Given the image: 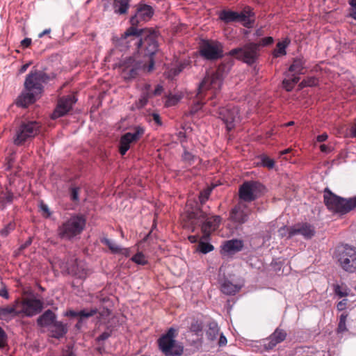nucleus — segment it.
Masks as SVG:
<instances>
[{
  "mask_svg": "<svg viewBox=\"0 0 356 356\" xmlns=\"http://www.w3.org/2000/svg\"><path fill=\"white\" fill-rule=\"evenodd\" d=\"M158 38L159 33L154 29H138L131 25L115 40V46L120 51L133 48L143 56V60L129 57L121 62L120 67L124 79H131L141 72L149 73L154 70L153 56L159 50Z\"/></svg>",
  "mask_w": 356,
  "mask_h": 356,
  "instance_id": "1",
  "label": "nucleus"
},
{
  "mask_svg": "<svg viewBox=\"0 0 356 356\" xmlns=\"http://www.w3.org/2000/svg\"><path fill=\"white\" fill-rule=\"evenodd\" d=\"M56 76L54 72L47 73L44 70L32 69L26 76L24 83L25 92H22L16 100V105L26 108L40 97L44 92L43 84L48 83Z\"/></svg>",
  "mask_w": 356,
  "mask_h": 356,
  "instance_id": "2",
  "label": "nucleus"
},
{
  "mask_svg": "<svg viewBox=\"0 0 356 356\" xmlns=\"http://www.w3.org/2000/svg\"><path fill=\"white\" fill-rule=\"evenodd\" d=\"M41 127V123L36 120H20L14 129L13 144L21 147L31 143L40 133Z\"/></svg>",
  "mask_w": 356,
  "mask_h": 356,
  "instance_id": "3",
  "label": "nucleus"
},
{
  "mask_svg": "<svg viewBox=\"0 0 356 356\" xmlns=\"http://www.w3.org/2000/svg\"><path fill=\"white\" fill-rule=\"evenodd\" d=\"M187 218L192 225L201 223V231L204 240H207L211 234L218 228L221 221L219 216H209L201 209L188 212Z\"/></svg>",
  "mask_w": 356,
  "mask_h": 356,
  "instance_id": "4",
  "label": "nucleus"
},
{
  "mask_svg": "<svg viewBox=\"0 0 356 356\" xmlns=\"http://www.w3.org/2000/svg\"><path fill=\"white\" fill-rule=\"evenodd\" d=\"M324 202L327 209L335 213L346 214L356 208V196L343 198L334 194L328 188L324 190Z\"/></svg>",
  "mask_w": 356,
  "mask_h": 356,
  "instance_id": "5",
  "label": "nucleus"
},
{
  "mask_svg": "<svg viewBox=\"0 0 356 356\" xmlns=\"http://www.w3.org/2000/svg\"><path fill=\"white\" fill-rule=\"evenodd\" d=\"M232 66L231 62L220 63L216 71L207 74L200 84V89L211 88L215 92L220 90L225 75H226Z\"/></svg>",
  "mask_w": 356,
  "mask_h": 356,
  "instance_id": "6",
  "label": "nucleus"
},
{
  "mask_svg": "<svg viewBox=\"0 0 356 356\" xmlns=\"http://www.w3.org/2000/svg\"><path fill=\"white\" fill-rule=\"evenodd\" d=\"M335 257L343 270L350 273L356 271V248L348 245L338 246Z\"/></svg>",
  "mask_w": 356,
  "mask_h": 356,
  "instance_id": "7",
  "label": "nucleus"
},
{
  "mask_svg": "<svg viewBox=\"0 0 356 356\" xmlns=\"http://www.w3.org/2000/svg\"><path fill=\"white\" fill-rule=\"evenodd\" d=\"M177 335V330L170 327L158 339L159 349L165 356H180L183 353V347L176 344Z\"/></svg>",
  "mask_w": 356,
  "mask_h": 356,
  "instance_id": "8",
  "label": "nucleus"
},
{
  "mask_svg": "<svg viewBox=\"0 0 356 356\" xmlns=\"http://www.w3.org/2000/svg\"><path fill=\"white\" fill-rule=\"evenodd\" d=\"M85 225L86 220L82 216H72L59 226L58 236L61 238L71 239L81 234Z\"/></svg>",
  "mask_w": 356,
  "mask_h": 356,
  "instance_id": "9",
  "label": "nucleus"
},
{
  "mask_svg": "<svg viewBox=\"0 0 356 356\" xmlns=\"http://www.w3.org/2000/svg\"><path fill=\"white\" fill-rule=\"evenodd\" d=\"M259 44L256 42H249L242 47L232 49L227 54L251 65L257 60L259 57Z\"/></svg>",
  "mask_w": 356,
  "mask_h": 356,
  "instance_id": "10",
  "label": "nucleus"
},
{
  "mask_svg": "<svg viewBox=\"0 0 356 356\" xmlns=\"http://www.w3.org/2000/svg\"><path fill=\"white\" fill-rule=\"evenodd\" d=\"M264 186L259 181H245L238 189L240 201L245 203L254 201L264 193Z\"/></svg>",
  "mask_w": 356,
  "mask_h": 356,
  "instance_id": "11",
  "label": "nucleus"
},
{
  "mask_svg": "<svg viewBox=\"0 0 356 356\" xmlns=\"http://www.w3.org/2000/svg\"><path fill=\"white\" fill-rule=\"evenodd\" d=\"M200 54L207 60H218L223 56V45L217 40H203L200 46Z\"/></svg>",
  "mask_w": 356,
  "mask_h": 356,
  "instance_id": "12",
  "label": "nucleus"
},
{
  "mask_svg": "<svg viewBox=\"0 0 356 356\" xmlns=\"http://www.w3.org/2000/svg\"><path fill=\"white\" fill-rule=\"evenodd\" d=\"M145 130L141 127H136L132 131L127 132L122 136L120 140L119 151L122 155H124L130 148V145L138 141L144 135Z\"/></svg>",
  "mask_w": 356,
  "mask_h": 356,
  "instance_id": "13",
  "label": "nucleus"
},
{
  "mask_svg": "<svg viewBox=\"0 0 356 356\" xmlns=\"http://www.w3.org/2000/svg\"><path fill=\"white\" fill-rule=\"evenodd\" d=\"M251 213L252 209L249 207L248 203L239 201L231 210L229 219L234 223L242 225L248 220Z\"/></svg>",
  "mask_w": 356,
  "mask_h": 356,
  "instance_id": "14",
  "label": "nucleus"
},
{
  "mask_svg": "<svg viewBox=\"0 0 356 356\" xmlns=\"http://www.w3.org/2000/svg\"><path fill=\"white\" fill-rule=\"evenodd\" d=\"M76 100L74 95H68L60 97L58 101L56 108L51 115V118L56 120L67 114Z\"/></svg>",
  "mask_w": 356,
  "mask_h": 356,
  "instance_id": "15",
  "label": "nucleus"
},
{
  "mask_svg": "<svg viewBox=\"0 0 356 356\" xmlns=\"http://www.w3.org/2000/svg\"><path fill=\"white\" fill-rule=\"evenodd\" d=\"M44 308L43 302L37 298H26L22 301L20 315L32 317L40 314Z\"/></svg>",
  "mask_w": 356,
  "mask_h": 356,
  "instance_id": "16",
  "label": "nucleus"
},
{
  "mask_svg": "<svg viewBox=\"0 0 356 356\" xmlns=\"http://www.w3.org/2000/svg\"><path fill=\"white\" fill-rule=\"evenodd\" d=\"M218 114V117L226 124L228 130L234 128V122L239 118L238 108L231 106L220 108Z\"/></svg>",
  "mask_w": 356,
  "mask_h": 356,
  "instance_id": "17",
  "label": "nucleus"
},
{
  "mask_svg": "<svg viewBox=\"0 0 356 356\" xmlns=\"http://www.w3.org/2000/svg\"><path fill=\"white\" fill-rule=\"evenodd\" d=\"M154 14L152 6L147 4H138L136 13L130 19L131 25L138 26L141 22H147L151 19Z\"/></svg>",
  "mask_w": 356,
  "mask_h": 356,
  "instance_id": "18",
  "label": "nucleus"
},
{
  "mask_svg": "<svg viewBox=\"0 0 356 356\" xmlns=\"http://www.w3.org/2000/svg\"><path fill=\"white\" fill-rule=\"evenodd\" d=\"M219 18L225 24L242 22L245 27L250 28V22L244 13L239 14V13L230 10H222L219 14Z\"/></svg>",
  "mask_w": 356,
  "mask_h": 356,
  "instance_id": "19",
  "label": "nucleus"
},
{
  "mask_svg": "<svg viewBox=\"0 0 356 356\" xmlns=\"http://www.w3.org/2000/svg\"><path fill=\"white\" fill-rule=\"evenodd\" d=\"M163 90V88L161 85H157L154 90H152V87L149 84H145L143 88L142 95L136 102L137 107H144L147 104L149 99L152 98L154 96L161 95Z\"/></svg>",
  "mask_w": 356,
  "mask_h": 356,
  "instance_id": "20",
  "label": "nucleus"
},
{
  "mask_svg": "<svg viewBox=\"0 0 356 356\" xmlns=\"http://www.w3.org/2000/svg\"><path fill=\"white\" fill-rule=\"evenodd\" d=\"M47 330L50 337L60 339L67 333L68 327L67 323L56 320L47 328Z\"/></svg>",
  "mask_w": 356,
  "mask_h": 356,
  "instance_id": "21",
  "label": "nucleus"
},
{
  "mask_svg": "<svg viewBox=\"0 0 356 356\" xmlns=\"http://www.w3.org/2000/svg\"><path fill=\"white\" fill-rule=\"evenodd\" d=\"M286 337V332L280 328H277L268 338L264 340V346L266 350L273 349L277 343L283 341Z\"/></svg>",
  "mask_w": 356,
  "mask_h": 356,
  "instance_id": "22",
  "label": "nucleus"
},
{
  "mask_svg": "<svg viewBox=\"0 0 356 356\" xmlns=\"http://www.w3.org/2000/svg\"><path fill=\"white\" fill-rule=\"evenodd\" d=\"M314 227L308 223L297 224L292 227L291 235H302L305 239H309L314 236Z\"/></svg>",
  "mask_w": 356,
  "mask_h": 356,
  "instance_id": "23",
  "label": "nucleus"
},
{
  "mask_svg": "<svg viewBox=\"0 0 356 356\" xmlns=\"http://www.w3.org/2000/svg\"><path fill=\"white\" fill-rule=\"evenodd\" d=\"M90 318L96 321V324L106 325L110 319L111 311L106 308H101L99 310L90 309Z\"/></svg>",
  "mask_w": 356,
  "mask_h": 356,
  "instance_id": "24",
  "label": "nucleus"
},
{
  "mask_svg": "<svg viewBox=\"0 0 356 356\" xmlns=\"http://www.w3.org/2000/svg\"><path fill=\"white\" fill-rule=\"evenodd\" d=\"M56 320L57 315L52 310L47 309L37 318L36 323L40 327L47 329Z\"/></svg>",
  "mask_w": 356,
  "mask_h": 356,
  "instance_id": "25",
  "label": "nucleus"
},
{
  "mask_svg": "<svg viewBox=\"0 0 356 356\" xmlns=\"http://www.w3.org/2000/svg\"><path fill=\"white\" fill-rule=\"evenodd\" d=\"M243 241L238 239H232L225 241L222 245V251L224 254H233L242 250Z\"/></svg>",
  "mask_w": 356,
  "mask_h": 356,
  "instance_id": "26",
  "label": "nucleus"
},
{
  "mask_svg": "<svg viewBox=\"0 0 356 356\" xmlns=\"http://www.w3.org/2000/svg\"><path fill=\"white\" fill-rule=\"evenodd\" d=\"M64 315L71 318H78V322L75 327L77 330H80L83 326L84 320L89 318V312H86L85 309L79 312L68 310Z\"/></svg>",
  "mask_w": 356,
  "mask_h": 356,
  "instance_id": "27",
  "label": "nucleus"
},
{
  "mask_svg": "<svg viewBox=\"0 0 356 356\" xmlns=\"http://www.w3.org/2000/svg\"><path fill=\"white\" fill-rule=\"evenodd\" d=\"M20 316L19 310L15 309L13 307L10 305L0 307V319L1 320L8 321Z\"/></svg>",
  "mask_w": 356,
  "mask_h": 356,
  "instance_id": "28",
  "label": "nucleus"
},
{
  "mask_svg": "<svg viewBox=\"0 0 356 356\" xmlns=\"http://www.w3.org/2000/svg\"><path fill=\"white\" fill-rule=\"evenodd\" d=\"M219 331L220 328L216 321L211 320L207 323L205 332L209 340H216L219 334Z\"/></svg>",
  "mask_w": 356,
  "mask_h": 356,
  "instance_id": "29",
  "label": "nucleus"
},
{
  "mask_svg": "<svg viewBox=\"0 0 356 356\" xmlns=\"http://www.w3.org/2000/svg\"><path fill=\"white\" fill-rule=\"evenodd\" d=\"M101 242L108 246L109 250L115 254H122L125 256L129 255V250L127 248H122L119 245H118L115 242L107 238H102L100 239Z\"/></svg>",
  "mask_w": 356,
  "mask_h": 356,
  "instance_id": "30",
  "label": "nucleus"
},
{
  "mask_svg": "<svg viewBox=\"0 0 356 356\" xmlns=\"http://www.w3.org/2000/svg\"><path fill=\"white\" fill-rule=\"evenodd\" d=\"M114 12L119 15H125L129 8L130 0H112Z\"/></svg>",
  "mask_w": 356,
  "mask_h": 356,
  "instance_id": "31",
  "label": "nucleus"
},
{
  "mask_svg": "<svg viewBox=\"0 0 356 356\" xmlns=\"http://www.w3.org/2000/svg\"><path fill=\"white\" fill-rule=\"evenodd\" d=\"M241 287L234 284L228 280H225L220 284L221 291L227 295H234L240 290Z\"/></svg>",
  "mask_w": 356,
  "mask_h": 356,
  "instance_id": "32",
  "label": "nucleus"
},
{
  "mask_svg": "<svg viewBox=\"0 0 356 356\" xmlns=\"http://www.w3.org/2000/svg\"><path fill=\"white\" fill-rule=\"evenodd\" d=\"M210 89L211 88H204L203 90H201V91H200V87L198 88V91H197V93L196 95L195 102H194V104L192 105V106L191 108V113L192 114H195V113H197L202 108V106L203 105V103L202 102V93L204 91L210 90Z\"/></svg>",
  "mask_w": 356,
  "mask_h": 356,
  "instance_id": "33",
  "label": "nucleus"
},
{
  "mask_svg": "<svg viewBox=\"0 0 356 356\" xmlns=\"http://www.w3.org/2000/svg\"><path fill=\"white\" fill-rule=\"evenodd\" d=\"M305 61L302 58H295L289 67V71L297 74H304Z\"/></svg>",
  "mask_w": 356,
  "mask_h": 356,
  "instance_id": "34",
  "label": "nucleus"
},
{
  "mask_svg": "<svg viewBox=\"0 0 356 356\" xmlns=\"http://www.w3.org/2000/svg\"><path fill=\"white\" fill-rule=\"evenodd\" d=\"M13 200L14 194L10 190L6 189L5 191L1 192L0 203L3 208L7 204H11Z\"/></svg>",
  "mask_w": 356,
  "mask_h": 356,
  "instance_id": "35",
  "label": "nucleus"
},
{
  "mask_svg": "<svg viewBox=\"0 0 356 356\" xmlns=\"http://www.w3.org/2000/svg\"><path fill=\"white\" fill-rule=\"evenodd\" d=\"M300 81V77L298 76H293L292 78L289 79H284L282 81L283 87L285 88L286 91H291L295 85L298 83Z\"/></svg>",
  "mask_w": 356,
  "mask_h": 356,
  "instance_id": "36",
  "label": "nucleus"
},
{
  "mask_svg": "<svg viewBox=\"0 0 356 356\" xmlns=\"http://www.w3.org/2000/svg\"><path fill=\"white\" fill-rule=\"evenodd\" d=\"M131 260L138 264L145 265L147 263L145 256L140 252L132 257Z\"/></svg>",
  "mask_w": 356,
  "mask_h": 356,
  "instance_id": "37",
  "label": "nucleus"
},
{
  "mask_svg": "<svg viewBox=\"0 0 356 356\" xmlns=\"http://www.w3.org/2000/svg\"><path fill=\"white\" fill-rule=\"evenodd\" d=\"M202 328L203 326L202 323L198 321H194L189 327L190 331L194 332L197 335H198L200 332H202Z\"/></svg>",
  "mask_w": 356,
  "mask_h": 356,
  "instance_id": "38",
  "label": "nucleus"
},
{
  "mask_svg": "<svg viewBox=\"0 0 356 356\" xmlns=\"http://www.w3.org/2000/svg\"><path fill=\"white\" fill-rule=\"evenodd\" d=\"M198 249L204 254H207L213 250V246L210 243L200 241L198 245Z\"/></svg>",
  "mask_w": 356,
  "mask_h": 356,
  "instance_id": "39",
  "label": "nucleus"
},
{
  "mask_svg": "<svg viewBox=\"0 0 356 356\" xmlns=\"http://www.w3.org/2000/svg\"><path fill=\"white\" fill-rule=\"evenodd\" d=\"M286 44H285L284 42H278L277 44V48L274 50L273 55L275 57H278L280 55H285L286 54Z\"/></svg>",
  "mask_w": 356,
  "mask_h": 356,
  "instance_id": "40",
  "label": "nucleus"
},
{
  "mask_svg": "<svg viewBox=\"0 0 356 356\" xmlns=\"http://www.w3.org/2000/svg\"><path fill=\"white\" fill-rule=\"evenodd\" d=\"M8 346V335L5 330L0 326V349Z\"/></svg>",
  "mask_w": 356,
  "mask_h": 356,
  "instance_id": "41",
  "label": "nucleus"
},
{
  "mask_svg": "<svg viewBox=\"0 0 356 356\" xmlns=\"http://www.w3.org/2000/svg\"><path fill=\"white\" fill-rule=\"evenodd\" d=\"M197 159V156H194L187 150H185L182 154V159L190 165L193 164Z\"/></svg>",
  "mask_w": 356,
  "mask_h": 356,
  "instance_id": "42",
  "label": "nucleus"
},
{
  "mask_svg": "<svg viewBox=\"0 0 356 356\" xmlns=\"http://www.w3.org/2000/svg\"><path fill=\"white\" fill-rule=\"evenodd\" d=\"M317 79L315 77H309L306 79H304L299 85L300 88H304L307 86H314L317 84Z\"/></svg>",
  "mask_w": 356,
  "mask_h": 356,
  "instance_id": "43",
  "label": "nucleus"
},
{
  "mask_svg": "<svg viewBox=\"0 0 356 356\" xmlns=\"http://www.w3.org/2000/svg\"><path fill=\"white\" fill-rule=\"evenodd\" d=\"M15 161V152H12L6 158V165L7 170L11 169Z\"/></svg>",
  "mask_w": 356,
  "mask_h": 356,
  "instance_id": "44",
  "label": "nucleus"
},
{
  "mask_svg": "<svg viewBox=\"0 0 356 356\" xmlns=\"http://www.w3.org/2000/svg\"><path fill=\"white\" fill-rule=\"evenodd\" d=\"M292 229V227H282L279 229L278 232L281 237L287 236L288 238H291L294 235H291V231Z\"/></svg>",
  "mask_w": 356,
  "mask_h": 356,
  "instance_id": "45",
  "label": "nucleus"
},
{
  "mask_svg": "<svg viewBox=\"0 0 356 356\" xmlns=\"http://www.w3.org/2000/svg\"><path fill=\"white\" fill-rule=\"evenodd\" d=\"M211 191V188H207L200 193L199 198L202 204H204L208 200Z\"/></svg>",
  "mask_w": 356,
  "mask_h": 356,
  "instance_id": "46",
  "label": "nucleus"
},
{
  "mask_svg": "<svg viewBox=\"0 0 356 356\" xmlns=\"http://www.w3.org/2000/svg\"><path fill=\"white\" fill-rule=\"evenodd\" d=\"M179 101V97L176 95H172L167 98L165 101L166 106H172Z\"/></svg>",
  "mask_w": 356,
  "mask_h": 356,
  "instance_id": "47",
  "label": "nucleus"
},
{
  "mask_svg": "<svg viewBox=\"0 0 356 356\" xmlns=\"http://www.w3.org/2000/svg\"><path fill=\"white\" fill-rule=\"evenodd\" d=\"M262 165L269 169L273 168L274 166V161L268 156H264L261 159Z\"/></svg>",
  "mask_w": 356,
  "mask_h": 356,
  "instance_id": "48",
  "label": "nucleus"
},
{
  "mask_svg": "<svg viewBox=\"0 0 356 356\" xmlns=\"http://www.w3.org/2000/svg\"><path fill=\"white\" fill-rule=\"evenodd\" d=\"M273 42V38L272 37H266L260 40V41L257 43L259 44V47H266L269 44H271Z\"/></svg>",
  "mask_w": 356,
  "mask_h": 356,
  "instance_id": "49",
  "label": "nucleus"
},
{
  "mask_svg": "<svg viewBox=\"0 0 356 356\" xmlns=\"http://www.w3.org/2000/svg\"><path fill=\"white\" fill-rule=\"evenodd\" d=\"M245 14V16L247 17L248 19L250 21V28L252 26L254 23V20L250 19V17L252 15V13L250 8H245L243 9V10L241 13H239V14Z\"/></svg>",
  "mask_w": 356,
  "mask_h": 356,
  "instance_id": "50",
  "label": "nucleus"
},
{
  "mask_svg": "<svg viewBox=\"0 0 356 356\" xmlns=\"http://www.w3.org/2000/svg\"><path fill=\"white\" fill-rule=\"evenodd\" d=\"M40 208L41 211L43 212V215L45 217L47 218V217L50 216L51 212L49 211L48 206L46 204H44L43 202H41V203L40 204Z\"/></svg>",
  "mask_w": 356,
  "mask_h": 356,
  "instance_id": "51",
  "label": "nucleus"
},
{
  "mask_svg": "<svg viewBox=\"0 0 356 356\" xmlns=\"http://www.w3.org/2000/svg\"><path fill=\"white\" fill-rule=\"evenodd\" d=\"M349 4L351 6L350 16L356 19V0H348Z\"/></svg>",
  "mask_w": 356,
  "mask_h": 356,
  "instance_id": "52",
  "label": "nucleus"
},
{
  "mask_svg": "<svg viewBox=\"0 0 356 356\" xmlns=\"http://www.w3.org/2000/svg\"><path fill=\"white\" fill-rule=\"evenodd\" d=\"M334 292L341 298L348 296V293L346 291V290H343L342 288L339 285L335 286Z\"/></svg>",
  "mask_w": 356,
  "mask_h": 356,
  "instance_id": "53",
  "label": "nucleus"
},
{
  "mask_svg": "<svg viewBox=\"0 0 356 356\" xmlns=\"http://www.w3.org/2000/svg\"><path fill=\"white\" fill-rule=\"evenodd\" d=\"M71 200L73 201L79 200V188H72L70 193Z\"/></svg>",
  "mask_w": 356,
  "mask_h": 356,
  "instance_id": "54",
  "label": "nucleus"
},
{
  "mask_svg": "<svg viewBox=\"0 0 356 356\" xmlns=\"http://www.w3.org/2000/svg\"><path fill=\"white\" fill-rule=\"evenodd\" d=\"M149 118H150L149 120L154 121L156 124L161 125L162 122H161V117L158 113H154L150 115Z\"/></svg>",
  "mask_w": 356,
  "mask_h": 356,
  "instance_id": "55",
  "label": "nucleus"
},
{
  "mask_svg": "<svg viewBox=\"0 0 356 356\" xmlns=\"http://www.w3.org/2000/svg\"><path fill=\"white\" fill-rule=\"evenodd\" d=\"M14 229V225H13L12 223H10L9 225H8L5 228H3L1 233V235H3V236H7L8 234V233L10 232V230L13 229Z\"/></svg>",
  "mask_w": 356,
  "mask_h": 356,
  "instance_id": "56",
  "label": "nucleus"
},
{
  "mask_svg": "<svg viewBox=\"0 0 356 356\" xmlns=\"http://www.w3.org/2000/svg\"><path fill=\"white\" fill-rule=\"evenodd\" d=\"M110 335H111L110 332H104L97 337V341L99 343L101 341H104L106 339H107L110 337Z\"/></svg>",
  "mask_w": 356,
  "mask_h": 356,
  "instance_id": "57",
  "label": "nucleus"
},
{
  "mask_svg": "<svg viewBox=\"0 0 356 356\" xmlns=\"http://www.w3.org/2000/svg\"><path fill=\"white\" fill-rule=\"evenodd\" d=\"M31 39L26 38L21 41V46L24 48H28L31 44Z\"/></svg>",
  "mask_w": 356,
  "mask_h": 356,
  "instance_id": "58",
  "label": "nucleus"
},
{
  "mask_svg": "<svg viewBox=\"0 0 356 356\" xmlns=\"http://www.w3.org/2000/svg\"><path fill=\"white\" fill-rule=\"evenodd\" d=\"M347 301L348 300L346 299H343L341 301L339 302L337 305V309L339 311L343 310L346 307Z\"/></svg>",
  "mask_w": 356,
  "mask_h": 356,
  "instance_id": "59",
  "label": "nucleus"
},
{
  "mask_svg": "<svg viewBox=\"0 0 356 356\" xmlns=\"http://www.w3.org/2000/svg\"><path fill=\"white\" fill-rule=\"evenodd\" d=\"M346 330L347 329H346V323L339 321V324H338L337 332H343L346 331Z\"/></svg>",
  "mask_w": 356,
  "mask_h": 356,
  "instance_id": "60",
  "label": "nucleus"
},
{
  "mask_svg": "<svg viewBox=\"0 0 356 356\" xmlns=\"http://www.w3.org/2000/svg\"><path fill=\"white\" fill-rule=\"evenodd\" d=\"M0 296L7 300L9 299L10 296L6 287H3V289H0Z\"/></svg>",
  "mask_w": 356,
  "mask_h": 356,
  "instance_id": "61",
  "label": "nucleus"
},
{
  "mask_svg": "<svg viewBox=\"0 0 356 356\" xmlns=\"http://www.w3.org/2000/svg\"><path fill=\"white\" fill-rule=\"evenodd\" d=\"M227 341L226 337L222 334H221L220 336L218 342L219 346H225L227 344Z\"/></svg>",
  "mask_w": 356,
  "mask_h": 356,
  "instance_id": "62",
  "label": "nucleus"
},
{
  "mask_svg": "<svg viewBox=\"0 0 356 356\" xmlns=\"http://www.w3.org/2000/svg\"><path fill=\"white\" fill-rule=\"evenodd\" d=\"M327 134L326 133H323V134L318 135L316 138V140L319 143H322L325 141L327 139Z\"/></svg>",
  "mask_w": 356,
  "mask_h": 356,
  "instance_id": "63",
  "label": "nucleus"
},
{
  "mask_svg": "<svg viewBox=\"0 0 356 356\" xmlns=\"http://www.w3.org/2000/svg\"><path fill=\"white\" fill-rule=\"evenodd\" d=\"M30 65H31V63H27L23 65L19 70V74L24 73L27 70V69L29 67Z\"/></svg>",
  "mask_w": 356,
  "mask_h": 356,
  "instance_id": "64",
  "label": "nucleus"
}]
</instances>
